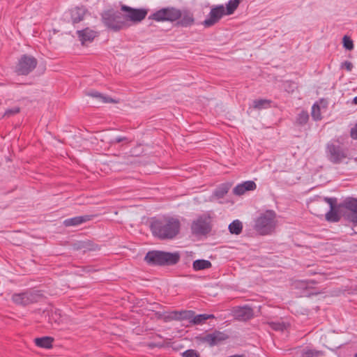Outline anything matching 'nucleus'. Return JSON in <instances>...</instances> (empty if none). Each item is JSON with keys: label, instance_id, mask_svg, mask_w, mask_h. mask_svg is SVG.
I'll use <instances>...</instances> for the list:
<instances>
[{"label": "nucleus", "instance_id": "19", "mask_svg": "<svg viewBox=\"0 0 357 357\" xmlns=\"http://www.w3.org/2000/svg\"><path fill=\"white\" fill-rule=\"evenodd\" d=\"M95 217L94 215H84L81 216H76L70 218L66 219L63 221V225L66 227L77 226L82 223L89 222Z\"/></svg>", "mask_w": 357, "mask_h": 357}, {"label": "nucleus", "instance_id": "47", "mask_svg": "<svg viewBox=\"0 0 357 357\" xmlns=\"http://www.w3.org/2000/svg\"><path fill=\"white\" fill-rule=\"evenodd\" d=\"M354 357H357V353L354 355Z\"/></svg>", "mask_w": 357, "mask_h": 357}, {"label": "nucleus", "instance_id": "26", "mask_svg": "<svg viewBox=\"0 0 357 357\" xmlns=\"http://www.w3.org/2000/svg\"><path fill=\"white\" fill-rule=\"evenodd\" d=\"M231 187V184L229 183H222L215 188L213 195L219 199L223 198L227 195Z\"/></svg>", "mask_w": 357, "mask_h": 357}, {"label": "nucleus", "instance_id": "40", "mask_svg": "<svg viewBox=\"0 0 357 357\" xmlns=\"http://www.w3.org/2000/svg\"><path fill=\"white\" fill-rule=\"evenodd\" d=\"M271 325L272 328L275 331H283L284 325L282 324L273 322Z\"/></svg>", "mask_w": 357, "mask_h": 357}, {"label": "nucleus", "instance_id": "2", "mask_svg": "<svg viewBox=\"0 0 357 357\" xmlns=\"http://www.w3.org/2000/svg\"><path fill=\"white\" fill-rule=\"evenodd\" d=\"M178 252H169L162 250L149 251L144 261L149 266H169L176 264L180 260Z\"/></svg>", "mask_w": 357, "mask_h": 357}, {"label": "nucleus", "instance_id": "28", "mask_svg": "<svg viewBox=\"0 0 357 357\" xmlns=\"http://www.w3.org/2000/svg\"><path fill=\"white\" fill-rule=\"evenodd\" d=\"M211 266V262L206 259H197L192 263V268L195 271L208 269Z\"/></svg>", "mask_w": 357, "mask_h": 357}, {"label": "nucleus", "instance_id": "12", "mask_svg": "<svg viewBox=\"0 0 357 357\" xmlns=\"http://www.w3.org/2000/svg\"><path fill=\"white\" fill-rule=\"evenodd\" d=\"M192 233L195 235H206L211 231V226L208 218L201 215L191 225Z\"/></svg>", "mask_w": 357, "mask_h": 357}, {"label": "nucleus", "instance_id": "31", "mask_svg": "<svg viewBox=\"0 0 357 357\" xmlns=\"http://www.w3.org/2000/svg\"><path fill=\"white\" fill-rule=\"evenodd\" d=\"M229 232L232 234L238 235L242 232L243 225L238 220H235L229 225Z\"/></svg>", "mask_w": 357, "mask_h": 357}, {"label": "nucleus", "instance_id": "43", "mask_svg": "<svg viewBox=\"0 0 357 357\" xmlns=\"http://www.w3.org/2000/svg\"><path fill=\"white\" fill-rule=\"evenodd\" d=\"M128 142L129 141H128V139L126 137H123V136L116 137L114 139V142H115V143H120V142Z\"/></svg>", "mask_w": 357, "mask_h": 357}, {"label": "nucleus", "instance_id": "39", "mask_svg": "<svg viewBox=\"0 0 357 357\" xmlns=\"http://www.w3.org/2000/svg\"><path fill=\"white\" fill-rule=\"evenodd\" d=\"M341 67L345 68L347 71L351 72L353 69V64L349 61H345L342 63Z\"/></svg>", "mask_w": 357, "mask_h": 357}, {"label": "nucleus", "instance_id": "44", "mask_svg": "<svg viewBox=\"0 0 357 357\" xmlns=\"http://www.w3.org/2000/svg\"><path fill=\"white\" fill-rule=\"evenodd\" d=\"M320 103L322 105L323 107L326 108L327 102L324 99L320 100Z\"/></svg>", "mask_w": 357, "mask_h": 357}, {"label": "nucleus", "instance_id": "36", "mask_svg": "<svg viewBox=\"0 0 357 357\" xmlns=\"http://www.w3.org/2000/svg\"><path fill=\"white\" fill-rule=\"evenodd\" d=\"M183 357H200L199 352L195 349H188L181 354Z\"/></svg>", "mask_w": 357, "mask_h": 357}, {"label": "nucleus", "instance_id": "32", "mask_svg": "<svg viewBox=\"0 0 357 357\" xmlns=\"http://www.w3.org/2000/svg\"><path fill=\"white\" fill-rule=\"evenodd\" d=\"M311 116L314 121H318L322 119L321 113V106L317 102L313 104L312 106Z\"/></svg>", "mask_w": 357, "mask_h": 357}, {"label": "nucleus", "instance_id": "27", "mask_svg": "<svg viewBox=\"0 0 357 357\" xmlns=\"http://www.w3.org/2000/svg\"><path fill=\"white\" fill-rule=\"evenodd\" d=\"M87 96L96 98L101 102L107 103V102H115L116 101L113 100L112 98L105 96L102 93L97 91H90L87 93Z\"/></svg>", "mask_w": 357, "mask_h": 357}, {"label": "nucleus", "instance_id": "15", "mask_svg": "<svg viewBox=\"0 0 357 357\" xmlns=\"http://www.w3.org/2000/svg\"><path fill=\"white\" fill-rule=\"evenodd\" d=\"M228 336L222 332L215 331L212 333L206 334L202 337L200 340L202 342L208 343L211 347L218 344L220 342L227 340Z\"/></svg>", "mask_w": 357, "mask_h": 357}, {"label": "nucleus", "instance_id": "34", "mask_svg": "<svg viewBox=\"0 0 357 357\" xmlns=\"http://www.w3.org/2000/svg\"><path fill=\"white\" fill-rule=\"evenodd\" d=\"M82 273L80 275H83L84 274H91L98 271L99 269L96 268V266L93 265H86L81 267Z\"/></svg>", "mask_w": 357, "mask_h": 357}, {"label": "nucleus", "instance_id": "7", "mask_svg": "<svg viewBox=\"0 0 357 357\" xmlns=\"http://www.w3.org/2000/svg\"><path fill=\"white\" fill-rule=\"evenodd\" d=\"M38 65V60L31 55L22 54L15 66V73L17 75H28L34 70Z\"/></svg>", "mask_w": 357, "mask_h": 357}, {"label": "nucleus", "instance_id": "17", "mask_svg": "<svg viewBox=\"0 0 357 357\" xmlns=\"http://www.w3.org/2000/svg\"><path fill=\"white\" fill-rule=\"evenodd\" d=\"M345 213L344 207L340 206V203L338 205L330 208L328 213H326V220L331 222H337L343 217V213Z\"/></svg>", "mask_w": 357, "mask_h": 357}, {"label": "nucleus", "instance_id": "6", "mask_svg": "<svg viewBox=\"0 0 357 357\" xmlns=\"http://www.w3.org/2000/svg\"><path fill=\"white\" fill-rule=\"evenodd\" d=\"M43 296L40 291L29 289L23 292L13 294L12 301L16 305L26 306L40 301Z\"/></svg>", "mask_w": 357, "mask_h": 357}, {"label": "nucleus", "instance_id": "1", "mask_svg": "<svg viewBox=\"0 0 357 357\" xmlns=\"http://www.w3.org/2000/svg\"><path fill=\"white\" fill-rule=\"evenodd\" d=\"M150 229L153 236L159 240H172L180 232L181 222L178 219L170 216L153 218Z\"/></svg>", "mask_w": 357, "mask_h": 357}, {"label": "nucleus", "instance_id": "9", "mask_svg": "<svg viewBox=\"0 0 357 357\" xmlns=\"http://www.w3.org/2000/svg\"><path fill=\"white\" fill-rule=\"evenodd\" d=\"M326 153L328 160L333 164L340 163L347 156L346 150L338 142L328 143Z\"/></svg>", "mask_w": 357, "mask_h": 357}, {"label": "nucleus", "instance_id": "46", "mask_svg": "<svg viewBox=\"0 0 357 357\" xmlns=\"http://www.w3.org/2000/svg\"><path fill=\"white\" fill-rule=\"evenodd\" d=\"M352 103L354 105H357V96L354 98Z\"/></svg>", "mask_w": 357, "mask_h": 357}, {"label": "nucleus", "instance_id": "13", "mask_svg": "<svg viewBox=\"0 0 357 357\" xmlns=\"http://www.w3.org/2000/svg\"><path fill=\"white\" fill-rule=\"evenodd\" d=\"M232 314L234 318L238 321H248L254 317L253 309L248 305L234 307Z\"/></svg>", "mask_w": 357, "mask_h": 357}, {"label": "nucleus", "instance_id": "33", "mask_svg": "<svg viewBox=\"0 0 357 357\" xmlns=\"http://www.w3.org/2000/svg\"><path fill=\"white\" fill-rule=\"evenodd\" d=\"M193 314H195V312L193 310L180 311V321L187 320L191 324Z\"/></svg>", "mask_w": 357, "mask_h": 357}, {"label": "nucleus", "instance_id": "30", "mask_svg": "<svg viewBox=\"0 0 357 357\" xmlns=\"http://www.w3.org/2000/svg\"><path fill=\"white\" fill-rule=\"evenodd\" d=\"M243 0H229L225 7V10L227 15H232L238 7Z\"/></svg>", "mask_w": 357, "mask_h": 357}, {"label": "nucleus", "instance_id": "42", "mask_svg": "<svg viewBox=\"0 0 357 357\" xmlns=\"http://www.w3.org/2000/svg\"><path fill=\"white\" fill-rule=\"evenodd\" d=\"M180 311H172L171 313H170V317L172 319H174V320H177V321H180Z\"/></svg>", "mask_w": 357, "mask_h": 357}, {"label": "nucleus", "instance_id": "8", "mask_svg": "<svg viewBox=\"0 0 357 357\" xmlns=\"http://www.w3.org/2000/svg\"><path fill=\"white\" fill-rule=\"evenodd\" d=\"M340 206L344 207L345 213H343V218L351 222L354 225H357V198L348 197L340 202Z\"/></svg>", "mask_w": 357, "mask_h": 357}, {"label": "nucleus", "instance_id": "24", "mask_svg": "<svg viewBox=\"0 0 357 357\" xmlns=\"http://www.w3.org/2000/svg\"><path fill=\"white\" fill-rule=\"evenodd\" d=\"M215 317L213 314H193L191 324L192 325H202L205 324L206 321L211 319H215Z\"/></svg>", "mask_w": 357, "mask_h": 357}, {"label": "nucleus", "instance_id": "41", "mask_svg": "<svg viewBox=\"0 0 357 357\" xmlns=\"http://www.w3.org/2000/svg\"><path fill=\"white\" fill-rule=\"evenodd\" d=\"M350 136L354 139H357V123L350 130Z\"/></svg>", "mask_w": 357, "mask_h": 357}, {"label": "nucleus", "instance_id": "22", "mask_svg": "<svg viewBox=\"0 0 357 357\" xmlns=\"http://www.w3.org/2000/svg\"><path fill=\"white\" fill-rule=\"evenodd\" d=\"M33 342L37 347L49 349L53 347L54 338L50 336H43L35 338Z\"/></svg>", "mask_w": 357, "mask_h": 357}, {"label": "nucleus", "instance_id": "35", "mask_svg": "<svg viewBox=\"0 0 357 357\" xmlns=\"http://www.w3.org/2000/svg\"><path fill=\"white\" fill-rule=\"evenodd\" d=\"M343 47L347 50H351L354 49L353 40L350 37L344 36L342 39Z\"/></svg>", "mask_w": 357, "mask_h": 357}, {"label": "nucleus", "instance_id": "16", "mask_svg": "<svg viewBox=\"0 0 357 357\" xmlns=\"http://www.w3.org/2000/svg\"><path fill=\"white\" fill-rule=\"evenodd\" d=\"M181 17L177 20L176 25L181 27H190L195 23V19L192 12L188 8L181 10Z\"/></svg>", "mask_w": 357, "mask_h": 357}, {"label": "nucleus", "instance_id": "38", "mask_svg": "<svg viewBox=\"0 0 357 357\" xmlns=\"http://www.w3.org/2000/svg\"><path fill=\"white\" fill-rule=\"evenodd\" d=\"M323 200L326 202L327 204H329L330 206V208H332V207H334L337 205H338L337 204V198L335 197H324L323 198Z\"/></svg>", "mask_w": 357, "mask_h": 357}, {"label": "nucleus", "instance_id": "5", "mask_svg": "<svg viewBox=\"0 0 357 357\" xmlns=\"http://www.w3.org/2000/svg\"><path fill=\"white\" fill-rule=\"evenodd\" d=\"M181 10L169 6L162 8L149 15V19L156 22H176L181 17Z\"/></svg>", "mask_w": 357, "mask_h": 357}, {"label": "nucleus", "instance_id": "21", "mask_svg": "<svg viewBox=\"0 0 357 357\" xmlns=\"http://www.w3.org/2000/svg\"><path fill=\"white\" fill-rule=\"evenodd\" d=\"M86 9L84 7H75L70 10V19L73 24L82 21L86 14Z\"/></svg>", "mask_w": 357, "mask_h": 357}, {"label": "nucleus", "instance_id": "29", "mask_svg": "<svg viewBox=\"0 0 357 357\" xmlns=\"http://www.w3.org/2000/svg\"><path fill=\"white\" fill-rule=\"evenodd\" d=\"M309 121V114L305 110H302L296 117L294 124L298 126H303L307 124Z\"/></svg>", "mask_w": 357, "mask_h": 357}, {"label": "nucleus", "instance_id": "18", "mask_svg": "<svg viewBox=\"0 0 357 357\" xmlns=\"http://www.w3.org/2000/svg\"><path fill=\"white\" fill-rule=\"evenodd\" d=\"M257 185L253 181H246L238 184L234 189L233 193L236 195H243L247 191L256 190Z\"/></svg>", "mask_w": 357, "mask_h": 357}, {"label": "nucleus", "instance_id": "14", "mask_svg": "<svg viewBox=\"0 0 357 357\" xmlns=\"http://www.w3.org/2000/svg\"><path fill=\"white\" fill-rule=\"evenodd\" d=\"M72 248L73 250H81L84 253L100 250L99 245L91 240L77 241L72 244Z\"/></svg>", "mask_w": 357, "mask_h": 357}, {"label": "nucleus", "instance_id": "3", "mask_svg": "<svg viewBox=\"0 0 357 357\" xmlns=\"http://www.w3.org/2000/svg\"><path fill=\"white\" fill-rule=\"evenodd\" d=\"M101 20L105 27L114 32H118L130 26V24L126 21L125 15L113 8L102 12Z\"/></svg>", "mask_w": 357, "mask_h": 357}, {"label": "nucleus", "instance_id": "45", "mask_svg": "<svg viewBox=\"0 0 357 357\" xmlns=\"http://www.w3.org/2000/svg\"><path fill=\"white\" fill-rule=\"evenodd\" d=\"M305 282L306 285H309L310 284H317V282L314 280L305 281Z\"/></svg>", "mask_w": 357, "mask_h": 357}, {"label": "nucleus", "instance_id": "20", "mask_svg": "<svg viewBox=\"0 0 357 357\" xmlns=\"http://www.w3.org/2000/svg\"><path fill=\"white\" fill-rule=\"evenodd\" d=\"M76 33L82 45L86 42H92L96 36V32L88 27L77 31Z\"/></svg>", "mask_w": 357, "mask_h": 357}, {"label": "nucleus", "instance_id": "4", "mask_svg": "<svg viewBox=\"0 0 357 357\" xmlns=\"http://www.w3.org/2000/svg\"><path fill=\"white\" fill-rule=\"evenodd\" d=\"M276 213L273 210H267L255 220V229L261 235L270 234L275 227Z\"/></svg>", "mask_w": 357, "mask_h": 357}, {"label": "nucleus", "instance_id": "10", "mask_svg": "<svg viewBox=\"0 0 357 357\" xmlns=\"http://www.w3.org/2000/svg\"><path fill=\"white\" fill-rule=\"evenodd\" d=\"M121 10L126 13L124 15L128 22L130 21L135 24L142 22L148 14L146 8H135L124 4L121 6Z\"/></svg>", "mask_w": 357, "mask_h": 357}, {"label": "nucleus", "instance_id": "11", "mask_svg": "<svg viewBox=\"0 0 357 357\" xmlns=\"http://www.w3.org/2000/svg\"><path fill=\"white\" fill-rule=\"evenodd\" d=\"M225 15H227V14H226L225 6L222 4L213 6L208 17L204 20L202 24L206 28L211 27L218 23Z\"/></svg>", "mask_w": 357, "mask_h": 357}, {"label": "nucleus", "instance_id": "23", "mask_svg": "<svg viewBox=\"0 0 357 357\" xmlns=\"http://www.w3.org/2000/svg\"><path fill=\"white\" fill-rule=\"evenodd\" d=\"M324 351L317 350L312 347L307 346L303 348L300 351V357H323Z\"/></svg>", "mask_w": 357, "mask_h": 357}, {"label": "nucleus", "instance_id": "25", "mask_svg": "<svg viewBox=\"0 0 357 357\" xmlns=\"http://www.w3.org/2000/svg\"><path fill=\"white\" fill-rule=\"evenodd\" d=\"M271 100L268 99H256L253 100L252 107L257 110L268 109L271 107Z\"/></svg>", "mask_w": 357, "mask_h": 357}, {"label": "nucleus", "instance_id": "37", "mask_svg": "<svg viewBox=\"0 0 357 357\" xmlns=\"http://www.w3.org/2000/svg\"><path fill=\"white\" fill-rule=\"evenodd\" d=\"M20 112V108L19 107H14L13 108L8 109L4 113V116L10 117L18 114Z\"/></svg>", "mask_w": 357, "mask_h": 357}]
</instances>
